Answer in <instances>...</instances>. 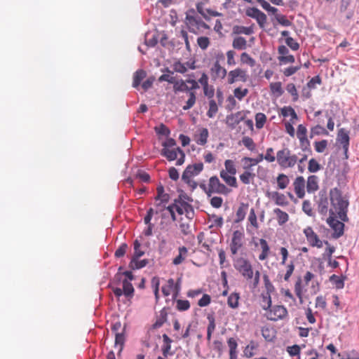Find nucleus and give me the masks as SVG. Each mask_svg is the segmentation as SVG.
<instances>
[{
    "mask_svg": "<svg viewBox=\"0 0 359 359\" xmlns=\"http://www.w3.org/2000/svg\"><path fill=\"white\" fill-rule=\"evenodd\" d=\"M329 198L331 208L329 210L330 215H338V217L343 222H348L347 216L349 202L342 196L341 191L337 187L330 190Z\"/></svg>",
    "mask_w": 359,
    "mask_h": 359,
    "instance_id": "nucleus-1",
    "label": "nucleus"
},
{
    "mask_svg": "<svg viewBox=\"0 0 359 359\" xmlns=\"http://www.w3.org/2000/svg\"><path fill=\"white\" fill-rule=\"evenodd\" d=\"M231 189L222 184L217 176H212L209 179L208 196L210 197L212 194L227 195Z\"/></svg>",
    "mask_w": 359,
    "mask_h": 359,
    "instance_id": "nucleus-2",
    "label": "nucleus"
},
{
    "mask_svg": "<svg viewBox=\"0 0 359 359\" xmlns=\"http://www.w3.org/2000/svg\"><path fill=\"white\" fill-rule=\"evenodd\" d=\"M244 233L240 230L234 231L230 243V250L232 255H236L243 245Z\"/></svg>",
    "mask_w": 359,
    "mask_h": 359,
    "instance_id": "nucleus-3",
    "label": "nucleus"
},
{
    "mask_svg": "<svg viewBox=\"0 0 359 359\" xmlns=\"http://www.w3.org/2000/svg\"><path fill=\"white\" fill-rule=\"evenodd\" d=\"M329 201L330 198H328L326 191H320L318 195V200L316 201V203L318 204V210L319 213L323 216H325L329 212Z\"/></svg>",
    "mask_w": 359,
    "mask_h": 359,
    "instance_id": "nucleus-4",
    "label": "nucleus"
},
{
    "mask_svg": "<svg viewBox=\"0 0 359 359\" xmlns=\"http://www.w3.org/2000/svg\"><path fill=\"white\" fill-rule=\"evenodd\" d=\"M329 226L334 231L332 234L334 238H339L344 234V224L337 219L335 215H330L327 219Z\"/></svg>",
    "mask_w": 359,
    "mask_h": 359,
    "instance_id": "nucleus-5",
    "label": "nucleus"
},
{
    "mask_svg": "<svg viewBox=\"0 0 359 359\" xmlns=\"http://www.w3.org/2000/svg\"><path fill=\"white\" fill-rule=\"evenodd\" d=\"M237 270L247 279H252L253 277L252 267L250 262L245 259L238 261Z\"/></svg>",
    "mask_w": 359,
    "mask_h": 359,
    "instance_id": "nucleus-6",
    "label": "nucleus"
},
{
    "mask_svg": "<svg viewBox=\"0 0 359 359\" xmlns=\"http://www.w3.org/2000/svg\"><path fill=\"white\" fill-rule=\"evenodd\" d=\"M203 170V163L189 165L187 166L186 169L184 170L182 173V180H188V178H191L192 177L196 176L199 175Z\"/></svg>",
    "mask_w": 359,
    "mask_h": 359,
    "instance_id": "nucleus-7",
    "label": "nucleus"
},
{
    "mask_svg": "<svg viewBox=\"0 0 359 359\" xmlns=\"http://www.w3.org/2000/svg\"><path fill=\"white\" fill-rule=\"evenodd\" d=\"M287 314V311L284 306H274L270 309L268 319L273 321H277L283 319Z\"/></svg>",
    "mask_w": 359,
    "mask_h": 359,
    "instance_id": "nucleus-8",
    "label": "nucleus"
},
{
    "mask_svg": "<svg viewBox=\"0 0 359 359\" xmlns=\"http://www.w3.org/2000/svg\"><path fill=\"white\" fill-rule=\"evenodd\" d=\"M238 79L243 82H245L247 81L248 75L246 74V71L240 68H237L229 72L228 83L229 84H233Z\"/></svg>",
    "mask_w": 359,
    "mask_h": 359,
    "instance_id": "nucleus-9",
    "label": "nucleus"
},
{
    "mask_svg": "<svg viewBox=\"0 0 359 359\" xmlns=\"http://www.w3.org/2000/svg\"><path fill=\"white\" fill-rule=\"evenodd\" d=\"M245 118L243 111H238L235 114H231L226 117V124L231 128L235 127Z\"/></svg>",
    "mask_w": 359,
    "mask_h": 359,
    "instance_id": "nucleus-10",
    "label": "nucleus"
},
{
    "mask_svg": "<svg viewBox=\"0 0 359 359\" xmlns=\"http://www.w3.org/2000/svg\"><path fill=\"white\" fill-rule=\"evenodd\" d=\"M264 155L260 154L257 158L243 157L241 160L243 163V168L244 170H249L252 171V167L262 161Z\"/></svg>",
    "mask_w": 359,
    "mask_h": 359,
    "instance_id": "nucleus-11",
    "label": "nucleus"
},
{
    "mask_svg": "<svg viewBox=\"0 0 359 359\" xmlns=\"http://www.w3.org/2000/svg\"><path fill=\"white\" fill-rule=\"evenodd\" d=\"M294 189L298 198H304L305 196V180L302 176H299L295 179Z\"/></svg>",
    "mask_w": 359,
    "mask_h": 359,
    "instance_id": "nucleus-12",
    "label": "nucleus"
},
{
    "mask_svg": "<svg viewBox=\"0 0 359 359\" xmlns=\"http://www.w3.org/2000/svg\"><path fill=\"white\" fill-rule=\"evenodd\" d=\"M290 150L287 148H284L277 152L276 160L279 165L283 168H287V163L289 161Z\"/></svg>",
    "mask_w": 359,
    "mask_h": 359,
    "instance_id": "nucleus-13",
    "label": "nucleus"
},
{
    "mask_svg": "<svg viewBox=\"0 0 359 359\" xmlns=\"http://www.w3.org/2000/svg\"><path fill=\"white\" fill-rule=\"evenodd\" d=\"M193 198L189 196L184 191H181L177 198L174 200L175 203L180 204L182 207H183L185 211H187V208H191V205L189 203V202H192Z\"/></svg>",
    "mask_w": 359,
    "mask_h": 359,
    "instance_id": "nucleus-14",
    "label": "nucleus"
},
{
    "mask_svg": "<svg viewBox=\"0 0 359 359\" xmlns=\"http://www.w3.org/2000/svg\"><path fill=\"white\" fill-rule=\"evenodd\" d=\"M268 196L275 201V203L278 205L285 206L288 204V201L284 194L278 193V191H273L268 193Z\"/></svg>",
    "mask_w": 359,
    "mask_h": 359,
    "instance_id": "nucleus-15",
    "label": "nucleus"
},
{
    "mask_svg": "<svg viewBox=\"0 0 359 359\" xmlns=\"http://www.w3.org/2000/svg\"><path fill=\"white\" fill-rule=\"evenodd\" d=\"M318 177L310 175L307 179L306 190L308 193H313L318 189Z\"/></svg>",
    "mask_w": 359,
    "mask_h": 359,
    "instance_id": "nucleus-16",
    "label": "nucleus"
},
{
    "mask_svg": "<svg viewBox=\"0 0 359 359\" xmlns=\"http://www.w3.org/2000/svg\"><path fill=\"white\" fill-rule=\"evenodd\" d=\"M337 142L346 147V145H349V133L344 128H340L337 134Z\"/></svg>",
    "mask_w": 359,
    "mask_h": 359,
    "instance_id": "nucleus-17",
    "label": "nucleus"
},
{
    "mask_svg": "<svg viewBox=\"0 0 359 359\" xmlns=\"http://www.w3.org/2000/svg\"><path fill=\"white\" fill-rule=\"evenodd\" d=\"M248 209V203H241L240 204V206L238 207V208L236 211V218L235 219L236 223L241 222V221H243L245 219Z\"/></svg>",
    "mask_w": 359,
    "mask_h": 359,
    "instance_id": "nucleus-18",
    "label": "nucleus"
},
{
    "mask_svg": "<svg viewBox=\"0 0 359 359\" xmlns=\"http://www.w3.org/2000/svg\"><path fill=\"white\" fill-rule=\"evenodd\" d=\"M147 73L143 69L137 70L133 74V87L137 88L142 81L146 77Z\"/></svg>",
    "mask_w": 359,
    "mask_h": 359,
    "instance_id": "nucleus-19",
    "label": "nucleus"
},
{
    "mask_svg": "<svg viewBox=\"0 0 359 359\" xmlns=\"http://www.w3.org/2000/svg\"><path fill=\"white\" fill-rule=\"evenodd\" d=\"M187 80L184 81L180 79L179 81L175 80V83H173V90L175 93L178 92H187L189 93V87L187 86Z\"/></svg>",
    "mask_w": 359,
    "mask_h": 359,
    "instance_id": "nucleus-20",
    "label": "nucleus"
},
{
    "mask_svg": "<svg viewBox=\"0 0 359 359\" xmlns=\"http://www.w3.org/2000/svg\"><path fill=\"white\" fill-rule=\"evenodd\" d=\"M157 195L154 198L156 201H161V203H168L170 200V195L164 192V187L162 184H159L156 189Z\"/></svg>",
    "mask_w": 359,
    "mask_h": 359,
    "instance_id": "nucleus-21",
    "label": "nucleus"
},
{
    "mask_svg": "<svg viewBox=\"0 0 359 359\" xmlns=\"http://www.w3.org/2000/svg\"><path fill=\"white\" fill-rule=\"evenodd\" d=\"M304 233L306 236V238L309 243V244L313 246V244H316L318 242V235L313 231V229L310 226L306 227L304 230Z\"/></svg>",
    "mask_w": 359,
    "mask_h": 359,
    "instance_id": "nucleus-22",
    "label": "nucleus"
},
{
    "mask_svg": "<svg viewBox=\"0 0 359 359\" xmlns=\"http://www.w3.org/2000/svg\"><path fill=\"white\" fill-rule=\"evenodd\" d=\"M220 177L230 187H237L236 178L234 176L229 175L228 173L222 170L219 173Z\"/></svg>",
    "mask_w": 359,
    "mask_h": 359,
    "instance_id": "nucleus-23",
    "label": "nucleus"
},
{
    "mask_svg": "<svg viewBox=\"0 0 359 359\" xmlns=\"http://www.w3.org/2000/svg\"><path fill=\"white\" fill-rule=\"evenodd\" d=\"M123 283V294L128 298H132L134 295V287L130 282L127 279H124L122 281Z\"/></svg>",
    "mask_w": 359,
    "mask_h": 359,
    "instance_id": "nucleus-24",
    "label": "nucleus"
},
{
    "mask_svg": "<svg viewBox=\"0 0 359 359\" xmlns=\"http://www.w3.org/2000/svg\"><path fill=\"white\" fill-rule=\"evenodd\" d=\"M273 212L276 215L278 223L282 226L289 219V215L287 212L281 210L280 208H275Z\"/></svg>",
    "mask_w": 359,
    "mask_h": 359,
    "instance_id": "nucleus-25",
    "label": "nucleus"
},
{
    "mask_svg": "<svg viewBox=\"0 0 359 359\" xmlns=\"http://www.w3.org/2000/svg\"><path fill=\"white\" fill-rule=\"evenodd\" d=\"M178 151L176 149H170L168 148H163L161 154L165 157L169 161L175 160L177 158Z\"/></svg>",
    "mask_w": 359,
    "mask_h": 359,
    "instance_id": "nucleus-26",
    "label": "nucleus"
},
{
    "mask_svg": "<svg viewBox=\"0 0 359 359\" xmlns=\"http://www.w3.org/2000/svg\"><path fill=\"white\" fill-rule=\"evenodd\" d=\"M124 330H125V327L123 328V332H116L115 334V344H114V346L115 347H118V353L119 354L122 350H123V345H124V343H125V335H124Z\"/></svg>",
    "mask_w": 359,
    "mask_h": 359,
    "instance_id": "nucleus-27",
    "label": "nucleus"
},
{
    "mask_svg": "<svg viewBox=\"0 0 359 359\" xmlns=\"http://www.w3.org/2000/svg\"><path fill=\"white\" fill-rule=\"evenodd\" d=\"M148 263L149 261L146 259L142 260H139V259H131L129 263V268L132 270L140 269L146 266Z\"/></svg>",
    "mask_w": 359,
    "mask_h": 359,
    "instance_id": "nucleus-28",
    "label": "nucleus"
},
{
    "mask_svg": "<svg viewBox=\"0 0 359 359\" xmlns=\"http://www.w3.org/2000/svg\"><path fill=\"white\" fill-rule=\"evenodd\" d=\"M233 33L236 34H243L245 35H250L254 33V30L252 26L244 27L236 25L233 27Z\"/></svg>",
    "mask_w": 359,
    "mask_h": 359,
    "instance_id": "nucleus-29",
    "label": "nucleus"
},
{
    "mask_svg": "<svg viewBox=\"0 0 359 359\" xmlns=\"http://www.w3.org/2000/svg\"><path fill=\"white\" fill-rule=\"evenodd\" d=\"M255 173L249 170H245L244 172L240 175V180L244 184H249L255 177Z\"/></svg>",
    "mask_w": 359,
    "mask_h": 359,
    "instance_id": "nucleus-30",
    "label": "nucleus"
},
{
    "mask_svg": "<svg viewBox=\"0 0 359 359\" xmlns=\"http://www.w3.org/2000/svg\"><path fill=\"white\" fill-rule=\"evenodd\" d=\"M233 48L237 50H245L247 47V41L244 37H236L232 43Z\"/></svg>",
    "mask_w": 359,
    "mask_h": 359,
    "instance_id": "nucleus-31",
    "label": "nucleus"
},
{
    "mask_svg": "<svg viewBox=\"0 0 359 359\" xmlns=\"http://www.w3.org/2000/svg\"><path fill=\"white\" fill-rule=\"evenodd\" d=\"M187 252H188V250L186 247L182 246V247L179 248V255L173 259L172 264L174 265L180 264L185 259Z\"/></svg>",
    "mask_w": 359,
    "mask_h": 359,
    "instance_id": "nucleus-32",
    "label": "nucleus"
},
{
    "mask_svg": "<svg viewBox=\"0 0 359 359\" xmlns=\"http://www.w3.org/2000/svg\"><path fill=\"white\" fill-rule=\"evenodd\" d=\"M346 277H339L333 274L330 277V281L335 285L337 289H342L344 287V280Z\"/></svg>",
    "mask_w": 359,
    "mask_h": 359,
    "instance_id": "nucleus-33",
    "label": "nucleus"
},
{
    "mask_svg": "<svg viewBox=\"0 0 359 359\" xmlns=\"http://www.w3.org/2000/svg\"><path fill=\"white\" fill-rule=\"evenodd\" d=\"M211 70L215 72L217 76H220L222 78H224L226 75V69L222 67L218 61H216L214 63Z\"/></svg>",
    "mask_w": 359,
    "mask_h": 359,
    "instance_id": "nucleus-34",
    "label": "nucleus"
},
{
    "mask_svg": "<svg viewBox=\"0 0 359 359\" xmlns=\"http://www.w3.org/2000/svg\"><path fill=\"white\" fill-rule=\"evenodd\" d=\"M239 293L233 292L228 297L227 303L229 307L236 309L238 306Z\"/></svg>",
    "mask_w": 359,
    "mask_h": 359,
    "instance_id": "nucleus-35",
    "label": "nucleus"
},
{
    "mask_svg": "<svg viewBox=\"0 0 359 359\" xmlns=\"http://www.w3.org/2000/svg\"><path fill=\"white\" fill-rule=\"evenodd\" d=\"M209 109L207 111L206 115L209 118H213L215 116L218 111V106L215 100H209Z\"/></svg>",
    "mask_w": 359,
    "mask_h": 359,
    "instance_id": "nucleus-36",
    "label": "nucleus"
},
{
    "mask_svg": "<svg viewBox=\"0 0 359 359\" xmlns=\"http://www.w3.org/2000/svg\"><path fill=\"white\" fill-rule=\"evenodd\" d=\"M167 320V313L165 311L164 309L161 311L160 315L158 317L156 321L153 325V327L154 329H157L161 327L165 322Z\"/></svg>",
    "mask_w": 359,
    "mask_h": 359,
    "instance_id": "nucleus-37",
    "label": "nucleus"
},
{
    "mask_svg": "<svg viewBox=\"0 0 359 359\" xmlns=\"http://www.w3.org/2000/svg\"><path fill=\"white\" fill-rule=\"evenodd\" d=\"M290 182L289 178L285 174H279L277 177L278 187L280 189H284L287 187Z\"/></svg>",
    "mask_w": 359,
    "mask_h": 359,
    "instance_id": "nucleus-38",
    "label": "nucleus"
},
{
    "mask_svg": "<svg viewBox=\"0 0 359 359\" xmlns=\"http://www.w3.org/2000/svg\"><path fill=\"white\" fill-rule=\"evenodd\" d=\"M208 130L207 128H202L200 130L199 137L196 140V142L199 145H205L207 143L208 137Z\"/></svg>",
    "mask_w": 359,
    "mask_h": 359,
    "instance_id": "nucleus-39",
    "label": "nucleus"
},
{
    "mask_svg": "<svg viewBox=\"0 0 359 359\" xmlns=\"http://www.w3.org/2000/svg\"><path fill=\"white\" fill-rule=\"evenodd\" d=\"M270 90L273 94H276L277 97L282 95L284 93L280 82L271 83L270 84Z\"/></svg>",
    "mask_w": 359,
    "mask_h": 359,
    "instance_id": "nucleus-40",
    "label": "nucleus"
},
{
    "mask_svg": "<svg viewBox=\"0 0 359 359\" xmlns=\"http://www.w3.org/2000/svg\"><path fill=\"white\" fill-rule=\"evenodd\" d=\"M321 134L328 135V132L325 128L320 125H317L313 127L311 130L310 138H313L315 135H319Z\"/></svg>",
    "mask_w": 359,
    "mask_h": 359,
    "instance_id": "nucleus-41",
    "label": "nucleus"
},
{
    "mask_svg": "<svg viewBox=\"0 0 359 359\" xmlns=\"http://www.w3.org/2000/svg\"><path fill=\"white\" fill-rule=\"evenodd\" d=\"M196 93L194 91H190L189 93V99L186 102V104L183 106V109L184 111L190 109L196 102Z\"/></svg>",
    "mask_w": 359,
    "mask_h": 359,
    "instance_id": "nucleus-42",
    "label": "nucleus"
},
{
    "mask_svg": "<svg viewBox=\"0 0 359 359\" xmlns=\"http://www.w3.org/2000/svg\"><path fill=\"white\" fill-rule=\"evenodd\" d=\"M280 114L283 117L290 116L292 118H297V115L294 109L291 107H284L280 110Z\"/></svg>",
    "mask_w": 359,
    "mask_h": 359,
    "instance_id": "nucleus-43",
    "label": "nucleus"
},
{
    "mask_svg": "<svg viewBox=\"0 0 359 359\" xmlns=\"http://www.w3.org/2000/svg\"><path fill=\"white\" fill-rule=\"evenodd\" d=\"M266 121V116L263 113H257L255 115V122H256V127L258 129H261L263 128L265 122Z\"/></svg>",
    "mask_w": 359,
    "mask_h": 359,
    "instance_id": "nucleus-44",
    "label": "nucleus"
},
{
    "mask_svg": "<svg viewBox=\"0 0 359 359\" xmlns=\"http://www.w3.org/2000/svg\"><path fill=\"white\" fill-rule=\"evenodd\" d=\"M176 303V308L179 311H185L190 308V303L188 300L177 299Z\"/></svg>",
    "mask_w": 359,
    "mask_h": 359,
    "instance_id": "nucleus-45",
    "label": "nucleus"
},
{
    "mask_svg": "<svg viewBox=\"0 0 359 359\" xmlns=\"http://www.w3.org/2000/svg\"><path fill=\"white\" fill-rule=\"evenodd\" d=\"M320 165L315 158H311L309 160L308 170L310 172H316L320 170Z\"/></svg>",
    "mask_w": 359,
    "mask_h": 359,
    "instance_id": "nucleus-46",
    "label": "nucleus"
},
{
    "mask_svg": "<svg viewBox=\"0 0 359 359\" xmlns=\"http://www.w3.org/2000/svg\"><path fill=\"white\" fill-rule=\"evenodd\" d=\"M224 166L226 169V172L227 173L231 174V175H234L236 173V169L234 165V163L232 160H226L224 162Z\"/></svg>",
    "mask_w": 359,
    "mask_h": 359,
    "instance_id": "nucleus-47",
    "label": "nucleus"
},
{
    "mask_svg": "<svg viewBox=\"0 0 359 359\" xmlns=\"http://www.w3.org/2000/svg\"><path fill=\"white\" fill-rule=\"evenodd\" d=\"M128 249V245L126 243H123L121 244V245L118 248V249L115 251L114 256L116 258H121L123 257L127 250Z\"/></svg>",
    "mask_w": 359,
    "mask_h": 359,
    "instance_id": "nucleus-48",
    "label": "nucleus"
},
{
    "mask_svg": "<svg viewBox=\"0 0 359 359\" xmlns=\"http://www.w3.org/2000/svg\"><path fill=\"white\" fill-rule=\"evenodd\" d=\"M172 67L174 72L184 74L187 72V67L185 66V64L182 63L180 61L175 62L172 65Z\"/></svg>",
    "mask_w": 359,
    "mask_h": 359,
    "instance_id": "nucleus-49",
    "label": "nucleus"
},
{
    "mask_svg": "<svg viewBox=\"0 0 359 359\" xmlns=\"http://www.w3.org/2000/svg\"><path fill=\"white\" fill-rule=\"evenodd\" d=\"M287 91L292 96V100L296 102L298 100L299 95L294 83H288L286 86Z\"/></svg>",
    "mask_w": 359,
    "mask_h": 359,
    "instance_id": "nucleus-50",
    "label": "nucleus"
},
{
    "mask_svg": "<svg viewBox=\"0 0 359 359\" xmlns=\"http://www.w3.org/2000/svg\"><path fill=\"white\" fill-rule=\"evenodd\" d=\"M243 145L248 148L250 151H254L255 149V144L253 140L248 136H245L242 139Z\"/></svg>",
    "mask_w": 359,
    "mask_h": 359,
    "instance_id": "nucleus-51",
    "label": "nucleus"
},
{
    "mask_svg": "<svg viewBox=\"0 0 359 359\" xmlns=\"http://www.w3.org/2000/svg\"><path fill=\"white\" fill-rule=\"evenodd\" d=\"M248 89H241V88H236L233 90L234 97L238 100H242L248 93Z\"/></svg>",
    "mask_w": 359,
    "mask_h": 359,
    "instance_id": "nucleus-52",
    "label": "nucleus"
},
{
    "mask_svg": "<svg viewBox=\"0 0 359 359\" xmlns=\"http://www.w3.org/2000/svg\"><path fill=\"white\" fill-rule=\"evenodd\" d=\"M275 18L283 27H290L292 25V22L287 20L283 15L276 14L275 15Z\"/></svg>",
    "mask_w": 359,
    "mask_h": 359,
    "instance_id": "nucleus-53",
    "label": "nucleus"
},
{
    "mask_svg": "<svg viewBox=\"0 0 359 359\" xmlns=\"http://www.w3.org/2000/svg\"><path fill=\"white\" fill-rule=\"evenodd\" d=\"M327 146V140H323L314 142L315 149L318 153H323Z\"/></svg>",
    "mask_w": 359,
    "mask_h": 359,
    "instance_id": "nucleus-54",
    "label": "nucleus"
},
{
    "mask_svg": "<svg viewBox=\"0 0 359 359\" xmlns=\"http://www.w3.org/2000/svg\"><path fill=\"white\" fill-rule=\"evenodd\" d=\"M241 60L243 63L248 64L250 67H253L255 64V60L247 53H243L241 54Z\"/></svg>",
    "mask_w": 359,
    "mask_h": 359,
    "instance_id": "nucleus-55",
    "label": "nucleus"
},
{
    "mask_svg": "<svg viewBox=\"0 0 359 359\" xmlns=\"http://www.w3.org/2000/svg\"><path fill=\"white\" fill-rule=\"evenodd\" d=\"M229 347V354H237L238 344L234 338H229L227 341Z\"/></svg>",
    "mask_w": 359,
    "mask_h": 359,
    "instance_id": "nucleus-56",
    "label": "nucleus"
},
{
    "mask_svg": "<svg viewBox=\"0 0 359 359\" xmlns=\"http://www.w3.org/2000/svg\"><path fill=\"white\" fill-rule=\"evenodd\" d=\"M278 61L280 62V65H286L288 63H294L295 61V58L292 55H286L283 56H279L278 57Z\"/></svg>",
    "mask_w": 359,
    "mask_h": 359,
    "instance_id": "nucleus-57",
    "label": "nucleus"
},
{
    "mask_svg": "<svg viewBox=\"0 0 359 359\" xmlns=\"http://www.w3.org/2000/svg\"><path fill=\"white\" fill-rule=\"evenodd\" d=\"M155 130L157 134L164 135V136H169L170 133V130L169 128L164 124L161 123L159 127H156Z\"/></svg>",
    "mask_w": 359,
    "mask_h": 359,
    "instance_id": "nucleus-58",
    "label": "nucleus"
},
{
    "mask_svg": "<svg viewBox=\"0 0 359 359\" xmlns=\"http://www.w3.org/2000/svg\"><path fill=\"white\" fill-rule=\"evenodd\" d=\"M300 142V147L303 151H307L309 154H311L312 151L310 147V142L307 139V137L303 138V140H299Z\"/></svg>",
    "mask_w": 359,
    "mask_h": 359,
    "instance_id": "nucleus-59",
    "label": "nucleus"
},
{
    "mask_svg": "<svg viewBox=\"0 0 359 359\" xmlns=\"http://www.w3.org/2000/svg\"><path fill=\"white\" fill-rule=\"evenodd\" d=\"M197 43L202 50H205L210 44V41L207 36H200L197 39Z\"/></svg>",
    "mask_w": 359,
    "mask_h": 359,
    "instance_id": "nucleus-60",
    "label": "nucleus"
},
{
    "mask_svg": "<svg viewBox=\"0 0 359 359\" xmlns=\"http://www.w3.org/2000/svg\"><path fill=\"white\" fill-rule=\"evenodd\" d=\"M254 19L257 20L260 28H264V25L266 22L267 18L266 15L263 12L260 11V13L258 15L255 16Z\"/></svg>",
    "mask_w": 359,
    "mask_h": 359,
    "instance_id": "nucleus-61",
    "label": "nucleus"
},
{
    "mask_svg": "<svg viewBox=\"0 0 359 359\" xmlns=\"http://www.w3.org/2000/svg\"><path fill=\"white\" fill-rule=\"evenodd\" d=\"M285 43L292 50H297L299 48V44L292 37H287L285 39Z\"/></svg>",
    "mask_w": 359,
    "mask_h": 359,
    "instance_id": "nucleus-62",
    "label": "nucleus"
},
{
    "mask_svg": "<svg viewBox=\"0 0 359 359\" xmlns=\"http://www.w3.org/2000/svg\"><path fill=\"white\" fill-rule=\"evenodd\" d=\"M306 133H307L306 128L302 124L299 125L297 127V138L299 140H302V139L303 140V138L307 137Z\"/></svg>",
    "mask_w": 359,
    "mask_h": 359,
    "instance_id": "nucleus-63",
    "label": "nucleus"
},
{
    "mask_svg": "<svg viewBox=\"0 0 359 359\" xmlns=\"http://www.w3.org/2000/svg\"><path fill=\"white\" fill-rule=\"evenodd\" d=\"M287 351L290 356L299 355L300 354V346L297 344L288 346Z\"/></svg>",
    "mask_w": 359,
    "mask_h": 359,
    "instance_id": "nucleus-64",
    "label": "nucleus"
}]
</instances>
